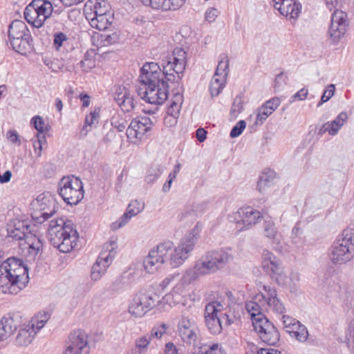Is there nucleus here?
Masks as SVG:
<instances>
[{
    "label": "nucleus",
    "instance_id": "b1692460",
    "mask_svg": "<svg viewBox=\"0 0 354 354\" xmlns=\"http://www.w3.org/2000/svg\"><path fill=\"white\" fill-rule=\"evenodd\" d=\"M22 323V317L18 313L7 314L0 321V340L9 337Z\"/></svg>",
    "mask_w": 354,
    "mask_h": 354
},
{
    "label": "nucleus",
    "instance_id": "2eb2a0df",
    "mask_svg": "<svg viewBox=\"0 0 354 354\" xmlns=\"http://www.w3.org/2000/svg\"><path fill=\"white\" fill-rule=\"evenodd\" d=\"M158 296L155 294L147 295L140 293L137 295L129 306V313L135 317L144 316L149 310L156 306Z\"/></svg>",
    "mask_w": 354,
    "mask_h": 354
},
{
    "label": "nucleus",
    "instance_id": "052dcab7",
    "mask_svg": "<svg viewBox=\"0 0 354 354\" xmlns=\"http://www.w3.org/2000/svg\"><path fill=\"white\" fill-rule=\"evenodd\" d=\"M246 127V123L244 120H240L236 124L232 129L230 136L231 138L238 137L241 134L243 131Z\"/></svg>",
    "mask_w": 354,
    "mask_h": 354
},
{
    "label": "nucleus",
    "instance_id": "a211bd4d",
    "mask_svg": "<svg viewBox=\"0 0 354 354\" xmlns=\"http://www.w3.org/2000/svg\"><path fill=\"white\" fill-rule=\"evenodd\" d=\"M263 289L266 294L261 293L256 297V299H258V301L263 302V306L267 310L272 311L278 315L284 313L286 308L278 299L276 290L269 286H263Z\"/></svg>",
    "mask_w": 354,
    "mask_h": 354
},
{
    "label": "nucleus",
    "instance_id": "20e7f679",
    "mask_svg": "<svg viewBox=\"0 0 354 354\" xmlns=\"http://www.w3.org/2000/svg\"><path fill=\"white\" fill-rule=\"evenodd\" d=\"M261 266L267 274L279 286L286 287L292 292L297 290V282L299 281L297 274L288 277L281 261L268 250H263L262 252Z\"/></svg>",
    "mask_w": 354,
    "mask_h": 354
},
{
    "label": "nucleus",
    "instance_id": "ddd939ff",
    "mask_svg": "<svg viewBox=\"0 0 354 354\" xmlns=\"http://www.w3.org/2000/svg\"><path fill=\"white\" fill-rule=\"evenodd\" d=\"M28 225H25L24 222L18 221L14 225L9 226L8 234L17 241L27 239V244L30 250V252L37 254L41 250L43 243L39 238L28 233Z\"/></svg>",
    "mask_w": 354,
    "mask_h": 354
},
{
    "label": "nucleus",
    "instance_id": "ea45409f",
    "mask_svg": "<svg viewBox=\"0 0 354 354\" xmlns=\"http://www.w3.org/2000/svg\"><path fill=\"white\" fill-rule=\"evenodd\" d=\"M229 72V59L227 55L223 54L220 56L218 64L214 73L216 76H223L226 78Z\"/></svg>",
    "mask_w": 354,
    "mask_h": 354
},
{
    "label": "nucleus",
    "instance_id": "423d86ee",
    "mask_svg": "<svg viewBox=\"0 0 354 354\" xmlns=\"http://www.w3.org/2000/svg\"><path fill=\"white\" fill-rule=\"evenodd\" d=\"M8 37L12 49L21 55L30 53L33 48L32 38L26 24L15 20L9 26Z\"/></svg>",
    "mask_w": 354,
    "mask_h": 354
},
{
    "label": "nucleus",
    "instance_id": "c85d7f7f",
    "mask_svg": "<svg viewBox=\"0 0 354 354\" xmlns=\"http://www.w3.org/2000/svg\"><path fill=\"white\" fill-rule=\"evenodd\" d=\"M263 234L269 239L270 243L275 250L282 247V236L278 232L274 223L271 220H266L263 223Z\"/></svg>",
    "mask_w": 354,
    "mask_h": 354
},
{
    "label": "nucleus",
    "instance_id": "a18cd8bd",
    "mask_svg": "<svg viewBox=\"0 0 354 354\" xmlns=\"http://www.w3.org/2000/svg\"><path fill=\"white\" fill-rule=\"evenodd\" d=\"M151 340V335L146 334L136 340V348L139 354L144 352Z\"/></svg>",
    "mask_w": 354,
    "mask_h": 354
},
{
    "label": "nucleus",
    "instance_id": "412c9836",
    "mask_svg": "<svg viewBox=\"0 0 354 354\" xmlns=\"http://www.w3.org/2000/svg\"><path fill=\"white\" fill-rule=\"evenodd\" d=\"M262 215L260 212L251 207H245L238 209L234 214V219L237 223L243 225L241 230L248 229L259 223Z\"/></svg>",
    "mask_w": 354,
    "mask_h": 354
},
{
    "label": "nucleus",
    "instance_id": "4468645a",
    "mask_svg": "<svg viewBox=\"0 0 354 354\" xmlns=\"http://www.w3.org/2000/svg\"><path fill=\"white\" fill-rule=\"evenodd\" d=\"M196 279L198 278L190 269L187 270L175 284L172 290L165 296L164 299L169 306H176L179 304L185 305L183 298L187 292L186 288L189 284Z\"/></svg>",
    "mask_w": 354,
    "mask_h": 354
},
{
    "label": "nucleus",
    "instance_id": "69168bd1",
    "mask_svg": "<svg viewBox=\"0 0 354 354\" xmlns=\"http://www.w3.org/2000/svg\"><path fill=\"white\" fill-rule=\"evenodd\" d=\"M6 137L8 140L17 146L21 145V140L19 139V136L17 132L15 130H10L6 133Z\"/></svg>",
    "mask_w": 354,
    "mask_h": 354
},
{
    "label": "nucleus",
    "instance_id": "393cba45",
    "mask_svg": "<svg viewBox=\"0 0 354 354\" xmlns=\"http://www.w3.org/2000/svg\"><path fill=\"white\" fill-rule=\"evenodd\" d=\"M274 8L289 19L295 20L301 12V6L295 0H272Z\"/></svg>",
    "mask_w": 354,
    "mask_h": 354
},
{
    "label": "nucleus",
    "instance_id": "37998d69",
    "mask_svg": "<svg viewBox=\"0 0 354 354\" xmlns=\"http://www.w3.org/2000/svg\"><path fill=\"white\" fill-rule=\"evenodd\" d=\"M162 170L160 166L151 167L147 171L145 182L148 184L153 183L161 175Z\"/></svg>",
    "mask_w": 354,
    "mask_h": 354
},
{
    "label": "nucleus",
    "instance_id": "1a4fd4ad",
    "mask_svg": "<svg viewBox=\"0 0 354 354\" xmlns=\"http://www.w3.org/2000/svg\"><path fill=\"white\" fill-rule=\"evenodd\" d=\"M137 93L149 104H162L168 97V84L165 80L150 84L139 82Z\"/></svg>",
    "mask_w": 354,
    "mask_h": 354
},
{
    "label": "nucleus",
    "instance_id": "3c124183",
    "mask_svg": "<svg viewBox=\"0 0 354 354\" xmlns=\"http://www.w3.org/2000/svg\"><path fill=\"white\" fill-rule=\"evenodd\" d=\"M112 126L117 129L118 131H123L127 125V121L120 115H115L111 119Z\"/></svg>",
    "mask_w": 354,
    "mask_h": 354
},
{
    "label": "nucleus",
    "instance_id": "4c0bfd02",
    "mask_svg": "<svg viewBox=\"0 0 354 354\" xmlns=\"http://www.w3.org/2000/svg\"><path fill=\"white\" fill-rule=\"evenodd\" d=\"M348 119V115L346 112H341L335 120L327 122L329 124V135L334 136L337 135L339 129L344 126Z\"/></svg>",
    "mask_w": 354,
    "mask_h": 354
},
{
    "label": "nucleus",
    "instance_id": "0eeeda50",
    "mask_svg": "<svg viewBox=\"0 0 354 354\" xmlns=\"http://www.w3.org/2000/svg\"><path fill=\"white\" fill-rule=\"evenodd\" d=\"M342 0H325L326 7L330 10H335L331 16L330 25L328 28V35L331 42L335 44L344 35L348 26L346 14L337 9Z\"/></svg>",
    "mask_w": 354,
    "mask_h": 354
},
{
    "label": "nucleus",
    "instance_id": "58836bf2",
    "mask_svg": "<svg viewBox=\"0 0 354 354\" xmlns=\"http://www.w3.org/2000/svg\"><path fill=\"white\" fill-rule=\"evenodd\" d=\"M226 78L223 76L214 75L209 84V91L212 96H218L225 87Z\"/></svg>",
    "mask_w": 354,
    "mask_h": 354
},
{
    "label": "nucleus",
    "instance_id": "f257e3e1",
    "mask_svg": "<svg viewBox=\"0 0 354 354\" xmlns=\"http://www.w3.org/2000/svg\"><path fill=\"white\" fill-rule=\"evenodd\" d=\"M29 281L28 270L22 261L9 258L0 265V290L4 294L17 295Z\"/></svg>",
    "mask_w": 354,
    "mask_h": 354
},
{
    "label": "nucleus",
    "instance_id": "e433bc0d",
    "mask_svg": "<svg viewBox=\"0 0 354 354\" xmlns=\"http://www.w3.org/2000/svg\"><path fill=\"white\" fill-rule=\"evenodd\" d=\"M36 333L37 331H34V330L31 329L29 326L20 329L16 337L17 344L19 346L28 345L32 342V339Z\"/></svg>",
    "mask_w": 354,
    "mask_h": 354
},
{
    "label": "nucleus",
    "instance_id": "774afa93",
    "mask_svg": "<svg viewBox=\"0 0 354 354\" xmlns=\"http://www.w3.org/2000/svg\"><path fill=\"white\" fill-rule=\"evenodd\" d=\"M308 94V90L306 88H303L291 97L292 101H295L296 100H304L307 97Z\"/></svg>",
    "mask_w": 354,
    "mask_h": 354
},
{
    "label": "nucleus",
    "instance_id": "473e14b6",
    "mask_svg": "<svg viewBox=\"0 0 354 354\" xmlns=\"http://www.w3.org/2000/svg\"><path fill=\"white\" fill-rule=\"evenodd\" d=\"M91 13L92 17L111 15L108 13V8L105 2H97V1H88L84 8V13L86 17V12Z\"/></svg>",
    "mask_w": 354,
    "mask_h": 354
},
{
    "label": "nucleus",
    "instance_id": "aec40b11",
    "mask_svg": "<svg viewBox=\"0 0 354 354\" xmlns=\"http://www.w3.org/2000/svg\"><path fill=\"white\" fill-rule=\"evenodd\" d=\"M152 122L149 117L142 116L133 119L127 129V136L129 139L142 140L147 131L152 127Z\"/></svg>",
    "mask_w": 354,
    "mask_h": 354
},
{
    "label": "nucleus",
    "instance_id": "49530a36",
    "mask_svg": "<svg viewBox=\"0 0 354 354\" xmlns=\"http://www.w3.org/2000/svg\"><path fill=\"white\" fill-rule=\"evenodd\" d=\"M199 352L201 354H222L221 346L218 344L203 345Z\"/></svg>",
    "mask_w": 354,
    "mask_h": 354
},
{
    "label": "nucleus",
    "instance_id": "6e6552de",
    "mask_svg": "<svg viewBox=\"0 0 354 354\" xmlns=\"http://www.w3.org/2000/svg\"><path fill=\"white\" fill-rule=\"evenodd\" d=\"M58 193L67 204L77 205L84 198L82 182L74 176H64L58 183Z\"/></svg>",
    "mask_w": 354,
    "mask_h": 354
},
{
    "label": "nucleus",
    "instance_id": "7c9ffc66",
    "mask_svg": "<svg viewBox=\"0 0 354 354\" xmlns=\"http://www.w3.org/2000/svg\"><path fill=\"white\" fill-rule=\"evenodd\" d=\"M281 100L279 97H272L263 104L258 111L256 119V124H262L280 105Z\"/></svg>",
    "mask_w": 354,
    "mask_h": 354
},
{
    "label": "nucleus",
    "instance_id": "f704fd0d",
    "mask_svg": "<svg viewBox=\"0 0 354 354\" xmlns=\"http://www.w3.org/2000/svg\"><path fill=\"white\" fill-rule=\"evenodd\" d=\"M183 101V95L180 93H176L171 99L170 105L167 109V114L173 117L172 120L174 123L177 122V118L181 109Z\"/></svg>",
    "mask_w": 354,
    "mask_h": 354
},
{
    "label": "nucleus",
    "instance_id": "a878e982",
    "mask_svg": "<svg viewBox=\"0 0 354 354\" xmlns=\"http://www.w3.org/2000/svg\"><path fill=\"white\" fill-rule=\"evenodd\" d=\"M187 65V59L182 61L180 59H167V64L164 65L165 78L167 81L173 82L177 78V81L181 80Z\"/></svg>",
    "mask_w": 354,
    "mask_h": 354
},
{
    "label": "nucleus",
    "instance_id": "bf43d9fd",
    "mask_svg": "<svg viewBox=\"0 0 354 354\" xmlns=\"http://www.w3.org/2000/svg\"><path fill=\"white\" fill-rule=\"evenodd\" d=\"M270 185L271 181L268 176L266 174H263L257 182V189L259 192L263 193L266 190V188L270 187Z\"/></svg>",
    "mask_w": 354,
    "mask_h": 354
},
{
    "label": "nucleus",
    "instance_id": "8fccbe9b",
    "mask_svg": "<svg viewBox=\"0 0 354 354\" xmlns=\"http://www.w3.org/2000/svg\"><path fill=\"white\" fill-rule=\"evenodd\" d=\"M49 317L50 316L47 313H44V319H39V317L35 316V317L31 322L32 324L30 328L31 329H33L34 331H39L41 328H42L44 326L45 324L48 320Z\"/></svg>",
    "mask_w": 354,
    "mask_h": 354
},
{
    "label": "nucleus",
    "instance_id": "c756f323",
    "mask_svg": "<svg viewBox=\"0 0 354 354\" xmlns=\"http://www.w3.org/2000/svg\"><path fill=\"white\" fill-rule=\"evenodd\" d=\"M143 4L153 9L162 10H175L180 8L185 0H141Z\"/></svg>",
    "mask_w": 354,
    "mask_h": 354
},
{
    "label": "nucleus",
    "instance_id": "39448f33",
    "mask_svg": "<svg viewBox=\"0 0 354 354\" xmlns=\"http://www.w3.org/2000/svg\"><path fill=\"white\" fill-rule=\"evenodd\" d=\"M335 265H343L354 258V228H346L337 236L328 253Z\"/></svg>",
    "mask_w": 354,
    "mask_h": 354
},
{
    "label": "nucleus",
    "instance_id": "09e8293b",
    "mask_svg": "<svg viewBox=\"0 0 354 354\" xmlns=\"http://www.w3.org/2000/svg\"><path fill=\"white\" fill-rule=\"evenodd\" d=\"M44 145H46V136L44 134L37 133L36 139L33 140V147L38 156H41Z\"/></svg>",
    "mask_w": 354,
    "mask_h": 354
},
{
    "label": "nucleus",
    "instance_id": "c03bdc74",
    "mask_svg": "<svg viewBox=\"0 0 354 354\" xmlns=\"http://www.w3.org/2000/svg\"><path fill=\"white\" fill-rule=\"evenodd\" d=\"M99 113L95 110L91 112L85 118V125L81 130V134L84 136L87 135L88 132L91 131V127L94 124V121L97 120Z\"/></svg>",
    "mask_w": 354,
    "mask_h": 354
},
{
    "label": "nucleus",
    "instance_id": "de8ad7c7",
    "mask_svg": "<svg viewBox=\"0 0 354 354\" xmlns=\"http://www.w3.org/2000/svg\"><path fill=\"white\" fill-rule=\"evenodd\" d=\"M145 205L143 203L138 200L132 201L128 205L127 211L128 214H131L133 217L138 214L144 209Z\"/></svg>",
    "mask_w": 354,
    "mask_h": 354
},
{
    "label": "nucleus",
    "instance_id": "72a5a7b5",
    "mask_svg": "<svg viewBox=\"0 0 354 354\" xmlns=\"http://www.w3.org/2000/svg\"><path fill=\"white\" fill-rule=\"evenodd\" d=\"M91 13L86 12V19L91 27L100 30H105L111 25V15L92 17Z\"/></svg>",
    "mask_w": 354,
    "mask_h": 354
},
{
    "label": "nucleus",
    "instance_id": "864d4df0",
    "mask_svg": "<svg viewBox=\"0 0 354 354\" xmlns=\"http://www.w3.org/2000/svg\"><path fill=\"white\" fill-rule=\"evenodd\" d=\"M292 337H295L297 340L301 342H304L307 340L308 337V331L307 328L303 325L299 328L298 330L293 331L292 334H290Z\"/></svg>",
    "mask_w": 354,
    "mask_h": 354
},
{
    "label": "nucleus",
    "instance_id": "e2e57ef3",
    "mask_svg": "<svg viewBox=\"0 0 354 354\" xmlns=\"http://www.w3.org/2000/svg\"><path fill=\"white\" fill-rule=\"evenodd\" d=\"M297 319L287 315H283L281 317V322L286 331L288 333L290 331L293 325L296 323Z\"/></svg>",
    "mask_w": 354,
    "mask_h": 354
},
{
    "label": "nucleus",
    "instance_id": "cd10ccee",
    "mask_svg": "<svg viewBox=\"0 0 354 354\" xmlns=\"http://www.w3.org/2000/svg\"><path fill=\"white\" fill-rule=\"evenodd\" d=\"M192 248L186 245L182 241L176 248L172 243V250L169 252V259L170 265L173 268H178L183 264L189 256V253L193 250Z\"/></svg>",
    "mask_w": 354,
    "mask_h": 354
},
{
    "label": "nucleus",
    "instance_id": "13d9d810",
    "mask_svg": "<svg viewBox=\"0 0 354 354\" xmlns=\"http://www.w3.org/2000/svg\"><path fill=\"white\" fill-rule=\"evenodd\" d=\"M120 106L124 111H130L134 107V100L132 96L128 93L127 95L124 100L120 102Z\"/></svg>",
    "mask_w": 354,
    "mask_h": 354
},
{
    "label": "nucleus",
    "instance_id": "603ef678",
    "mask_svg": "<svg viewBox=\"0 0 354 354\" xmlns=\"http://www.w3.org/2000/svg\"><path fill=\"white\" fill-rule=\"evenodd\" d=\"M346 342L351 352L354 354V320L350 324L348 331L346 336Z\"/></svg>",
    "mask_w": 354,
    "mask_h": 354
},
{
    "label": "nucleus",
    "instance_id": "4be33fe9",
    "mask_svg": "<svg viewBox=\"0 0 354 354\" xmlns=\"http://www.w3.org/2000/svg\"><path fill=\"white\" fill-rule=\"evenodd\" d=\"M34 205L41 212L42 220L39 221L40 223L48 220L55 213V201L48 192L39 194Z\"/></svg>",
    "mask_w": 354,
    "mask_h": 354
},
{
    "label": "nucleus",
    "instance_id": "6ab92c4d",
    "mask_svg": "<svg viewBox=\"0 0 354 354\" xmlns=\"http://www.w3.org/2000/svg\"><path fill=\"white\" fill-rule=\"evenodd\" d=\"M178 331L183 342L190 345L195 344L198 329L193 319L183 315L178 324Z\"/></svg>",
    "mask_w": 354,
    "mask_h": 354
},
{
    "label": "nucleus",
    "instance_id": "6e6d98bb",
    "mask_svg": "<svg viewBox=\"0 0 354 354\" xmlns=\"http://www.w3.org/2000/svg\"><path fill=\"white\" fill-rule=\"evenodd\" d=\"M302 230L297 225H295L292 230L291 241L292 243L298 246L303 243L302 237Z\"/></svg>",
    "mask_w": 354,
    "mask_h": 354
},
{
    "label": "nucleus",
    "instance_id": "2f4dec72",
    "mask_svg": "<svg viewBox=\"0 0 354 354\" xmlns=\"http://www.w3.org/2000/svg\"><path fill=\"white\" fill-rule=\"evenodd\" d=\"M257 301L258 299H255V300L248 301L245 304V308L251 317L254 327L261 324V321L268 319L262 313L264 308V306H263V302L259 301L261 304H259Z\"/></svg>",
    "mask_w": 354,
    "mask_h": 354
},
{
    "label": "nucleus",
    "instance_id": "9b49d317",
    "mask_svg": "<svg viewBox=\"0 0 354 354\" xmlns=\"http://www.w3.org/2000/svg\"><path fill=\"white\" fill-rule=\"evenodd\" d=\"M53 6L50 2L36 0L29 4L24 10V17L30 24L40 28L44 21L51 15Z\"/></svg>",
    "mask_w": 354,
    "mask_h": 354
},
{
    "label": "nucleus",
    "instance_id": "f3484780",
    "mask_svg": "<svg viewBox=\"0 0 354 354\" xmlns=\"http://www.w3.org/2000/svg\"><path fill=\"white\" fill-rule=\"evenodd\" d=\"M223 309L221 302L214 301L208 303L205 308V320L209 331L212 334H218L221 332L222 326L218 313Z\"/></svg>",
    "mask_w": 354,
    "mask_h": 354
},
{
    "label": "nucleus",
    "instance_id": "79ce46f5",
    "mask_svg": "<svg viewBox=\"0 0 354 354\" xmlns=\"http://www.w3.org/2000/svg\"><path fill=\"white\" fill-rule=\"evenodd\" d=\"M31 124H33L35 129L38 131L37 133L43 134L44 132H47L50 129L49 125L46 124L43 118L39 115L34 116L31 119Z\"/></svg>",
    "mask_w": 354,
    "mask_h": 354
},
{
    "label": "nucleus",
    "instance_id": "4d7b16f0",
    "mask_svg": "<svg viewBox=\"0 0 354 354\" xmlns=\"http://www.w3.org/2000/svg\"><path fill=\"white\" fill-rule=\"evenodd\" d=\"M335 86L331 84L328 86L326 89L324 91L320 102L317 104V106H320L324 102L328 101L334 95Z\"/></svg>",
    "mask_w": 354,
    "mask_h": 354
},
{
    "label": "nucleus",
    "instance_id": "5fc2aeb1",
    "mask_svg": "<svg viewBox=\"0 0 354 354\" xmlns=\"http://www.w3.org/2000/svg\"><path fill=\"white\" fill-rule=\"evenodd\" d=\"M133 216L126 212L114 223L112 224V228L113 230H118L124 226Z\"/></svg>",
    "mask_w": 354,
    "mask_h": 354
},
{
    "label": "nucleus",
    "instance_id": "bb28decb",
    "mask_svg": "<svg viewBox=\"0 0 354 354\" xmlns=\"http://www.w3.org/2000/svg\"><path fill=\"white\" fill-rule=\"evenodd\" d=\"M165 73L162 72L158 64L147 63L141 68L140 82H160L164 80Z\"/></svg>",
    "mask_w": 354,
    "mask_h": 354
},
{
    "label": "nucleus",
    "instance_id": "7ed1b4c3",
    "mask_svg": "<svg viewBox=\"0 0 354 354\" xmlns=\"http://www.w3.org/2000/svg\"><path fill=\"white\" fill-rule=\"evenodd\" d=\"M232 259V255L227 250H212L203 254L190 270L198 279L223 269Z\"/></svg>",
    "mask_w": 354,
    "mask_h": 354
},
{
    "label": "nucleus",
    "instance_id": "9d476101",
    "mask_svg": "<svg viewBox=\"0 0 354 354\" xmlns=\"http://www.w3.org/2000/svg\"><path fill=\"white\" fill-rule=\"evenodd\" d=\"M172 250V241H166L151 249L143 260L145 270L153 274L169 259V252Z\"/></svg>",
    "mask_w": 354,
    "mask_h": 354
},
{
    "label": "nucleus",
    "instance_id": "dca6fc26",
    "mask_svg": "<svg viewBox=\"0 0 354 354\" xmlns=\"http://www.w3.org/2000/svg\"><path fill=\"white\" fill-rule=\"evenodd\" d=\"M88 335L82 330L71 332L64 354H88Z\"/></svg>",
    "mask_w": 354,
    "mask_h": 354
},
{
    "label": "nucleus",
    "instance_id": "f8f14e48",
    "mask_svg": "<svg viewBox=\"0 0 354 354\" xmlns=\"http://www.w3.org/2000/svg\"><path fill=\"white\" fill-rule=\"evenodd\" d=\"M116 248L117 243L115 241H110L104 245L103 250L100 252L91 269V278L93 281L100 280L105 274L115 257Z\"/></svg>",
    "mask_w": 354,
    "mask_h": 354
},
{
    "label": "nucleus",
    "instance_id": "338daca9",
    "mask_svg": "<svg viewBox=\"0 0 354 354\" xmlns=\"http://www.w3.org/2000/svg\"><path fill=\"white\" fill-rule=\"evenodd\" d=\"M186 54H187L186 52L183 48H176L173 50V53H172L171 56L169 57V58H170V59L179 58L180 60L182 61L183 59H187Z\"/></svg>",
    "mask_w": 354,
    "mask_h": 354
},
{
    "label": "nucleus",
    "instance_id": "0e129e2a",
    "mask_svg": "<svg viewBox=\"0 0 354 354\" xmlns=\"http://www.w3.org/2000/svg\"><path fill=\"white\" fill-rule=\"evenodd\" d=\"M218 11L215 8H210L207 10L205 14V19L209 23L214 22L218 17Z\"/></svg>",
    "mask_w": 354,
    "mask_h": 354
},
{
    "label": "nucleus",
    "instance_id": "a19ab883",
    "mask_svg": "<svg viewBox=\"0 0 354 354\" xmlns=\"http://www.w3.org/2000/svg\"><path fill=\"white\" fill-rule=\"evenodd\" d=\"M119 40V35L116 32L112 34H108L104 32L100 34L97 37V41L100 45L103 46H109L116 43Z\"/></svg>",
    "mask_w": 354,
    "mask_h": 354
},
{
    "label": "nucleus",
    "instance_id": "c9c22d12",
    "mask_svg": "<svg viewBox=\"0 0 354 354\" xmlns=\"http://www.w3.org/2000/svg\"><path fill=\"white\" fill-rule=\"evenodd\" d=\"M203 227V225L202 223L198 222L196 225L189 231L188 234L186 235L181 241L194 249L198 241Z\"/></svg>",
    "mask_w": 354,
    "mask_h": 354
},
{
    "label": "nucleus",
    "instance_id": "f03ea898",
    "mask_svg": "<svg viewBox=\"0 0 354 354\" xmlns=\"http://www.w3.org/2000/svg\"><path fill=\"white\" fill-rule=\"evenodd\" d=\"M48 235L50 244L63 253L71 251L77 245L79 239L73 223L63 218L49 222Z\"/></svg>",
    "mask_w": 354,
    "mask_h": 354
},
{
    "label": "nucleus",
    "instance_id": "5701e85b",
    "mask_svg": "<svg viewBox=\"0 0 354 354\" xmlns=\"http://www.w3.org/2000/svg\"><path fill=\"white\" fill-rule=\"evenodd\" d=\"M261 340L268 345H275L279 340V333L275 326L268 320H263L254 327Z\"/></svg>",
    "mask_w": 354,
    "mask_h": 354
},
{
    "label": "nucleus",
    "instance_id": "680f3d73",
    "mask_svg": "<svg viewBox=\"0 0 354 354\" xmlns=\"http://www.w3.org/2000/svg\"><path fill=\"white\" fill-rule=\"evenodd\" d=\"M287 77L283 73L278 74L274 80V88L275 91L281 90L286 84Z\"/></svg>",
    "mask_w": 354,
    "mask_h": 354
}]
</instances>
